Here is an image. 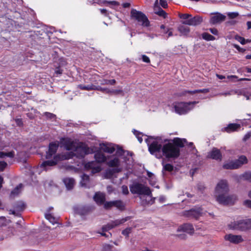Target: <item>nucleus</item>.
I'll list each match as a JSON object with an SVG mask.
<instances>
[{
    "label": "nucleus",
    "instance_id": "4be33fe9",
    "mask_svg": "<svg viewBox=\"0 0 251 251\" xmlns=\"http://www.w3.org/2000/svg\"><path fill=\"white\" fill-rule=\"evenodd\" d=\"M241 128V125L239 124L231 123L227 125V126L224 128V131L227 133L237 131Z\"/></svg>",
    "mask_w": 251,
    "mask_h": 251
},
{
    "label": "nucleus",
    "instance_id": "a19ab883",
    "mask_svg": "<svg viewBox=\"0 0 251 251\" xmlns=\"http://www.w3.org/2000/svg\"><path fill=\"white\" fill-rule=\"evenodd\" d=\"M54 184L52 180H48L45 182L44 187L45 188L54 187Z\"/></svg>",
    "mask_w": 251,
    "mask_h": 251
},
{
    "label": "nucleus",
    "instance_id": "7ed1b4c3",
    "mask_svg": "<svg viewBox=\"0 0 251 251\" xmlns=\"http://www.w3.org/2000/svg\"><path fill=\"white\" fill-rule=\"evenodd\" d=\"M94 157L96 162L91 161L85 165V168L87 169H91L93 174L98 173L101 170L100 165H98L97 163L104 162L106 160L105 156L100 151L96 152Z\"/></svg>",
    "mask_w": 251,
    "mask_h": 251
},
{
    "label": "nucleus",
    "instance_id": "f8f14e48",
    "mask_svg": "<svg viewBox=\"0 0 251 251\" xmlns=\"http://www.w3.org/2000/svg\"><path fill=\"white\" fill-rule=\"evenodd\" d=\"M209 23L211 25H216L220 24L225 21L226 16L219 12H216L212 14Z\"/></svg>",
    "mask_w": 251,
    "mask_h": 251
},
{
    "label": "nucleus",
    "instance_id": "6e6d98bb",
    "mask_svg": "<svg viewBox=\"0 0 251 251\" xmlns=\"http://www.w3.org/2000/svg\"><path fill=\"white\" fill-rule=\"evenodd\" d=\"M142 59L144 62L146 63H149L150 62L149 58L145 55H142Z\"/></svg>",
    "mask_w": 251,
    "mask_h": 251
},
{
    "label": "nucleus",
    "instance_id": "aec40b11",
    "mask_svg": "<svg viewBox=\"0 0 251 251\" xmlns=\"http://www.w3.org/2000/svg\"><path fill=\"white\" fill-rule=\"evenodd\" d=\"M58 147V144L56 143H52L50 144L49 150L46 154V158L47 159L50 158L52 155L55 154L56 152Z\"/></svg>",
    "mask_w": 251,
    "mask_h": 251
},
{
    "label": "nucleus",
    "instance_id": "ea45409f",
    "mask_svg": "<svg viewBox=\"0 0 251 251\" xmlns=\"http://www.w3.org/2000/svg\"><path fill=\"white\" fill-rule=\"evenodd\" d=\"M78 87L81 89H84V90H91L95 89V86L93 85H88L87 86L79 85L78 86Z\"/></svg>",
    "mask_w": 251,
    "mask_h": 251
},
{
    "label": "nucleus",
    "instance_id": "c85d7f7f",
    "mask_svg": "<svg viewBox=\"0 0 251 251\" xmlns=\"http://www.w3.org/2000/svg\"><path fill=\"white\" fill-rule=\"evenodd\" d=\"M14 208L18 211H22L25 207V204L23 201H20L17 202L14 206Z\"/></svg>",
    "mask_w": 251,
    "mask_h": 251
},
{
    "label": "nucleus",
    "instance_id": "7c9ffc66",
    "mask_svg": "<svg viewBox=\"0 0 251 251\" xmlns=\"http://www.w3.org/2000/svg\"><path fill=\"white\" fill-rule=\"evenodd\" d=\"M201 37L203 39L206 41H213L215 40V37L211 35L207 32H203L201 34Z\"/></svg>",
    "mask_w": 251,
    "mask_h": 251
},
{
    "label": "nucleus",
    "instance_id": "f257e3e1",
    "mask_svg": "<svg viewBox=\"0 0 251 251\" xmlns=\"http://www.w3.org/2000/svg\"><path fill=\"white\" fill-rule=\"evenodd\" d=\"M62 144L66 150L70 151L68 154H64L62 159H68L75 156L77 157H83L89 153L88 148L82 143H76L70 139H63Z\"/></svg>",
    "mask_w": 251,
    "mask_h": 251
},
{
    "label": "nucleus",
    "instance_id": "3c124183",
    "mask_svg": "<svg viewBox=\"0 0 251 251\" xmlns=\"http://www.w3.org/2000/svg\"><path fill=\"white\" fill-rule=\"evenodd\" d=\"M251 132H249L244 135V136L243 138V140L244 141H246L247 140L251 138Z\"/></svg>",
    "mask_w": 251,
    "mask_h": 251
},
{
    "label": "nucleus",
    "instance_id": "a211bd4d",
    "mask_svg": "<svg viewBox=\"0 0 251 251\" xmlns=\"http://www.w3.org/2000/svg\"><path fill=\"white\" fill-rule=\"evenodd\" d=\"M100 149L101 151L112 153L115 151V147L111 143H102L100 145Z\"/></svg>",
    "mask_w": 251,
    "mask_h": 251
},
{
    "label": "nucleus",
    "instance_id": "4468645a",
    "mask_svg": "<svg viewBox=\"0 0 251 251\" xmlns=\"http://www.w3.org/2000/svg\"><path fill=\"white\" fill-rule=\"evenodd\" d=\"M207 157L216 160L221 161L222 154L220 151L216 148H213L211 151L208 152Z\"/></svg>",
    "mask_w": 251,
    "mask_h": 251
},
{
    "label": "nucleus",
    "instance_id": "680f3d73",
    "mask_svg": "<svg viewBox=\"0 0 251 251\" xmlns=\"http://www.w3.org/2000/svg\"><path fill=\"white\" fill-rule=\"evenodd\" d=\"M100 11L101 14H104L105 16L107 15V10L105 9H100Z\"/></svg>",
    "mask_w": 251,
    "mask_h": 251
},
{
    "label": "nucleus",
    "instance_id": "39448f33",
    "mask_svg": "<svg viewBox=\"0 0 251 251\" xmlns=\"http://www.w3.org/2000/svg\"><path fill=\"white\" fill-rule=\"evenodd\" d=\"M248 162L247 157L245 155H241L237 159L225 163L223 165V168L226 170H235L240 168L243 165Z\"/></svg>",
    "mask_w": 251,
    "mask_h": 251
},
{
    "label": "nucleus",
    "instance_id": "9d476101",
    "mask_svg": "<svg viewBox=\"0 0 251 251\" xmlns=\"http://www.w3.org/2000/svg\"><path fill=\"white\" fill-rule=\"evenodd\" d=\"M113 207L117 208L119 210L123 211L125 208V204L121 200H116L107 201L103 205V208L105 210H110Z\"/></svg>",
    "mask_w": 251,
    "mask_h": 251
},
{
    "label": "nucleus",
    "instance_id": "bb28decb",
    "mask_svg": "<svg viewBox=\"0 0 251 251\" xmlns=\"http://www.w3.org/2000/svg\"><path fill=\"white\" fill-rule=\"evenodd\" d=\"M193 154V156L194 158L197 157L198 155L197 153L198 151L196 149L193 143L189 142V153Z\"/></svg>",
    "mask_w": 251,
    "mask_h": 251
},
{
    "label": "nucleus",
    "instance_id": "e2e57ef3",
    "mask_svg": "<svg viewBox=\"0 0 251 251\" xmlns=\"http://www.w3.org/2000/svg\"><path fill=\"white\" fill-rule=\"evenodd\" d=\"M129 193L128 189H123L122 194L123 195H126Z\"/></svg>",
    "mask_w": 251,
    "mask_h": 251
},
{
    "label": "nucleus",
    "instance_id": "4c0bfd02",
    "mask_svg": "<svg viewBox=\"0 0 251 251\" xmlns=\"http://www.w3.org/2000/svg\"><path fill=\"white\" fill-rule=\"evenodd\" d=\"M188 229V225L187 224H184L177 228V231L178 232L182 231L184 232H187Z\"/></svg>",
    "mask_w": 251,
    "mask_h": 251
},
{
    "label": "nucleus",
    "instance_id": "ddd939ff",
    "mask_svg": "<svg viewBox=\"0 0 251 251\" xmlns=\"http://www.w3.org/2000/svg\"><path fill=\"white\" fill-rule=\"evenodd\" d=\"M63 156H64V155L59 154L57 155H55L53 157V160L44 161L42 163L41 166L46 169L49 166H54L57 164V163L59 161L64 159L61 158Z\"/></svg>",
    "mask_w": 251,
    "mask_h": 251
},
{
    "label": "nucleus",
    "instance_id": "58836bf2",
    "mask_svg": "<svg viewBox=\"0 0 251 251\" xmlns=\"http://www.w3.org/2000/svg\"><path fill=\"white\" fill-rule=\"evenodd\" d=\"M235 39L239 42L242 45H245L246 43H248L250 42V40H247L246 41L245 39L241 36H236Z\"/></svg>",
    "mask_w": 251,
    "mask_h": 251
},
{
    "label": "nucleus",
    "instance_id": "cd10ccee",
    "mask_svg": "<svg viewBox=\"0 0 251 251\" xmlns=\"http://www.w3.org/2000/svg\"><path fill=\"white\" fill-rule=\"evenodd\" d=\"M94 209L93 207H84L78 210V213L80 215H85L90 212L92 211Z\"/></svg>",
    "mask_w": 251,
    "mask_h": 251
},
{
    "label": "nucleus",
    "instance_id": "f704fd0d",
    "mask_svg": "<svg viewBox=\"0 0 251 251\" xmlns=\"http://www.w3.org/2000/svg\"><path fill=\"white\" fill-rule=\"evenodd\" d=\"M227 181L226 180H221L217 184L215 188H227Z\"/></svg>",
    "mask_w": 251,
    "mask_h": 251
},
{
    "label": "nucleus",
    "instance_id": "dca6fc26",
    "mask_svg": "<svg viewBox=\"0 0 251 251\" xmlns=\"http://www.w3.org/2000/svg\"><path fill=\"white\" fill-rule=\"evenodd\" d=\"M225 239L226 240L229 241L230 242L234 244H238L243 241L241 235H233L231 234L226 235Z\"/></svg>",
    "mask_w": 251,
    "mask_h": 251
},
{
    "label": "nucleus",
    "instance_id": "5701e85b",
    "mask_svg": "<svg viewBox=\"0 0 251 251\" xmlns=\"http://www.w3.org/2000/svg\"><path fill=\"white\" fill-rule=\"evenodd\" d=\"M202 22V18L199 16H196L192 17L191 14H189V25H197L201 24Z\"/></svg>",
    "mask_w": 251,
    "mask_h": 251
},
{
    "label": "nucleus",
    "instance_id": "2f4dec72",
    "mask_svg": "<svg viewBox=\"0 0 251 251\" xmlns=\"http://www.w3.org/2000/svg\"><path fill=\"white\" fill-rule=\"evenodd\" d=\"M14 152L13 151H11L10 152H3L0 151V158H3L5 157H8L10 158H13L14 157Z\"/></svg>",
    "mask_w": 251,
    "mask_h": 251
},
{
    "label": "nucleus",
    "instance_id": "c756f323",
    "mask_svg": "<svg viewBox=\"0 0 251 251\" xmlns=\"http://www.w3.org/2000/svg\"><path fill=\"white\" fill-rule=\"evenodd\" d=\"M21 192L20 189H12L9 193V198L14 199L20 195Z\"/></svg>",
    "mask_w": 251,
    "mask_h": 251
},
{
    "label": "nucleus",
    "instance_id": "c03bdc74",
    "mask_svg": "<svg viewBox=\"0 0 251 251\" xmlns=\"http://www.w3.org/2000/svg\"><path fill=\"white\" fill-rule=\"evenodd\" d=\"M112 246L109 244H105L102 248V251H112Z\"/></svg>",
    "mask_w": 251,
    "mask_h": 251
},
{
    "label": "nucleus",
    "instance_id": "864d4df0",
    "mask_svg": "<svg viewBox=\"0 0 251 251\" xmlns=\"http://www.w3.org/2000/svg\"><path fill=\"white\" fill-rule=\"evenodd\" d=\"M176 236L181 240L186 239L187 237V234L185 233L177 234Z\"/></svg>",
    "mask_w": 251,
    "mask_h": 251
},
{
    "label": "nucleus",
    "instance_id": "b1692460",
    "mask_svg": "<svg viewBox=\"0 0 251 251\" xmlns=\"http://www.w3.org/2000/svg\"><path fill=\"white\" fill-rule=\"evenodd\" d=\"M172 143L175 147H177L179 149V148L184 147L185 145L187 143V140L185 139H181L179 138H175L172 140Z\"/></svg>",
    "mask_w": 251,
    "mask_h": 251
},
{
    "label": "nucleus",
    "instance_id": "20e7f679",
    "mask_svg": "<svg viewBox=\"0 0 251 251\" xmlns=\"http://www.w3.org/2000/svg\"><path fill=\"white\" fill-rule=\"evenodd\" d=\"M133 194H137L143 205L152 204L154 202L150 189H130Z\"/></svg>",
    "mask_w": 251,
    "mask_h": 251
},
{
    "label": "nucleus",
    "instance_id": "603ef678",
    "mask_svg": "<svg viewBox=\"0 0 251 251\" xmlns=\"http://www.w3.org/2000/svg\"><path fill=\"white\" fill-rule=\"evenodd\" d=\"M209 30L214 35H217L218 34V31L216 28H210Z\"/></svg>",
    "mask_w": 251,
    "mask_h": 251
},
{
    "label": "nucleus",
    "instance_id": "a878e982",
    "mask_svg": "<svg viewBox=\"0 0 251 251\" xmlns=\"http://www.w3.org/2000/svg\"><path fill=\"white\" fill-rule=\"evenodd\" d=\"M63 182L67 188H72L75 187V181L73 178H66L64 179Z\"/></svg>",
    "mask_w": 251,
    "mask_h": 251
},
{
    "label": "nucleus",
    "instance_id": "c9c22d12",
    "mask_svg": "<svg viewBox=\"0 0 251 251\" xmlns=\"http://www.w3.org/2000/svg\"><path fill=\"white\" fill-rule=\"evenodd\" d=\"M241 178L245 180L251 182V172H247L244 173L242 176Z\"/></svg>",
    "mask_w": 251,
    "mask_h": 251
},
{
    "label": "nucleus",
    "instance_id": "6e6552de",
    "mask_svg": "<svg viewBox=\"0 0 251 251\" xmlns=\"http://www.w3.org/2000/svg\"><path fill=\"white\" fill-rule=\"evenodd\" d=\"M180 24L178 26V30L182 35H187L188 31V15L179 14Z\"/></svg>",
    "mask_w": 251,
    "mask_h": 251
},
{
    "label": "nucleus",
    "instance_id": "338daca9",
    "mask_svg": "<svg viewBox=\"0 0 251 251\" xmlns=\"http://www.w3.org/2000/svg\"><path fill=\"white\" fill-rule=\"evenodd\" d=\"M130 4L129 3H124L123 4V6L125 8H127L129 7Z\"/></svg>",
    "mask_w": 251,
    "mask_h": 251
},
{
    "label": "nucleus",
    "instance_id": "0e129e2a",
    "mask_svg": "<svg viewBox=\"0 0 251 251\" xmlns=\"http://www.w3.org/2000/svg\"><path fill=\"white\" fill-rule=\"evenodd\" d=\"M16 123L19 126H21L22 125V121L20 119L16 120Z\"/></svg>",
    "mask_w": 251,
    "mask_h": 251
},
{
    "label": "nucleus",
    "instance_id": "412c9836",
    "mask_svg": "<svg viewBox=\"0 0 251 251\" xmlns=\"http://www.w3.org/2000/svg\"><path fill=\"white\" fill-rule=\"evenodd\" d=\"M161 146L157 142L154 141L149 147V150L151 153L153 154L160 151Z\"/></svg>",
    "mask_w": 251,
    "mask_h": 251
},
{
    "label": "nucleus",
    "instance_id": "423d86ee",
    "mask_svg": "<svg viewBox=\"0 0 251 251\" xmlns=\"http://www.w3.org/2000/svg\"><path fill=\"white\" fill-rule=\"evenodd\" d=\"M162 151L167 158H176L179 156L180 152L179 149L171 142L164 144Z\"/></svg>",
    "mask_w": 251,
    "mask_h": 251
},
{
    "label": "nucleus",
    "instance_id": "13d9d810",
    "mask_svg": "<svg viewBox=\"0 0 251 251\" xmlns=\"http://www.w3.org/2000/svg\"><path fill=\"white\" fill-rule=\"evenodd\" d=\"M194 229L193 225L189 224V234H192L194 233Z\"/></svg>",
    "mask_w": 251,
    "mask_h": 251
},
{
    "label": "nucleus",
    "instance_id": "f03ea898",
    "mask_svg": "<svg viewBox=\"0 0 251 251\" xmlns=\"http://www.w3.org/2000/svg\"><path fill=\"white\" fill-rule=\"evenodd\" d=\"M224 189H222L224 190ZM222 189H216L215 194L217 201L224 205H232L237 200L235 195H229L227 191H221Z\"/></svg>",
    "mask_w": 251,
    "mask_h": 251
},
{
    "label": "nucleus",
    "instance_id": "2eb2a0df",
    "mask_svg": "<svg viewBox=\"0 0 251 251\" xmlns=\"http://www.w3.org/2000/svg\"><path fill=\"white\" fill-rule=\"evenodd\" d=\"M203 209L200 206L195 207L189 209V218L192 217L196 220H198L200 217L202 216Z\"/></svg>",
    "mask_w": 251,
    "mask_h": 251
},
{
    "label": "nucleus",
    "instance_id": "4d7b16f0",
    "mask_svg": "<svg viewBox=\"0 0 251 251\" xmlns=\"http://www.w3.org/2000/svg\"><path fill=\"white\" fill-rule=\"evenodd\" d=\"M45 114L47 117L50 118V119H52L55 117L54 115H53L51 113H50L46 112V113H45Z\"/></svg>",
    "mask_w": 251,
    "mask_h": 251
},
{
    "label": "nucleus",
    "instance_id": "0eeeda50",
    "mask_svg": "<svg viewBox=\"0 0 251 251\" xmlns=\"http://www.w3.org/2000/svg\"><path fill=\"white\" fill-rule=\"evenodd\" d=\"M230 228L245 231L251 229V219H246L234 222L229 225Z\"/></svg>",
    "mask_w": 251,
    "mask_h": 251
},
{
    "label": "nucleus",
    "instance_id": "37998d69",
    "mask_svg": "<svg viewBox=\"0 0 251 251\" xmlns=\"http://www.w3.org/2000/svg\"><path fill=\"white\" fill-rule=\"evenodd\" d=\"M164 169L166 171L171 172L173 171L174 167L170 164H166L163 166Z\"/></svg>",
    "mask_w": 251,
    "mask_h": 251
},
{
    "label": "nucleus",
    "instance_id": "393cba45",
    "mask_svg": "<svg viewBox=\"0 0 251 251\" xmlns=\"http://www.w3.org/2000/svg\"><path fill=\"white\" fill-rule=\"evenodd\" d=\"M158 3V0H156L155 1V3H154V13L160 16H162L164 18H165L167 15V14L163 10H162V9H160L157 7Z\"/></svg>",
    "mask_w": 251,
    "mask_h": 251
},
{
    "label": "nucleus",
    "instance_id": "9b49d317",
    "mask_svg": "<svg viewBox=\"0 0 251 251\" xmlns=\"http://www.w3.org/2000/svg\"><path fill=\"white\" fill-rule=\"evenodd\" d=\"M129 219L130 218L129 217H126L120 220H117L114 221H112L111 222L104 226L102 228V230L103 232L108 231L117 226L124 223L127 220H129Z\"/></svg>",
    "mask_w": 251,
    "mask_h": 251
},
{
    "label": "nucleus",
    "instance_id": "5fc2aeb1",
    "mask_svg": "<svg viewBox=\"0 0 251 251\" xmlns=\"http://www.w3.org/2000/svg\"><path fill=\"white\" fill-rule=\"evenodd\" d=\"M160 5L163 7L166 8L167 6V3L166 0H159Z\"/></svg>",
    "mask_w": 251,
    "mask_h": 251
},
{
    "label": "nucleus",
    "instance_id": "6ab92c4d",
    "mask_svg": "<svg viewBox=\"0 0 251 251\" xmlns=\"http://www.w3.org/2000/svg\"><path fill=\"white\" fill-rule=\"evenodd\" d=\"M94 200L98 204L103 205V206L106 201L105 195L101 192L96 193L94 196Z\"/></svg>",
    "mask_w": 251,
    "mask_h": 251
},
{
    "label": "nucleus",
    "instance_id": "72a5a7b5",
    "mask_svg": "<svg viewBox=\"0 0 251 251\" xmlns=\"http://www.w3.org/2000/svg\"><path fill=\"white\" fill-rule=\"evenodd\" d=\"M95 89L100 90V91H101L103 92H105L106 93H111V94H118L121 92V91H120V90H113L110 91L107 88H102L100 87L98 88V87H95Z\"/></svg>",
    "mask_w": 251,
    "mask_h": 251
},
{
    "label": "nucleus",
    "instance_id": "69168bd1",
    "mask_svg": "<svg viewBox=\"0 0 251 251\" xmlns=\"http://www.w3.org/2000/svg\"><path fill=\"white\" fill-rule=\"evenodd\" d=\"M247 25L248 26V29L251 28V21H248L247 23Z\"/></svg>",
    "mask_w": 251,
    "mask_h": 251
},
{
    "label": "nucleus",
    "instance_id": "774afa93",
    "mask_svg": "<svg viewBox=\"0 0 251 251\" xmlns=\"http://www.w3.org/2000/svg\"><path fill=\"white\" fill-rule=\"evenodd\" d=\"M246 71L249 73H251V68L247 67L246 68Z\"/></svg>",
    "mask_w": 251,
    "mask_h": 251
},
{
    "label": "nucleus",
    "instance_id": "09e8293b",
    "mask_svg": "<svg viewBox=\"0 0 251 251\" xmlns=\"http://www.w3.org/2000/svg\"><path fill=\"white\" fill-rule=\"evenodd\" d=\"M233 46L234 48L237 50L239 52H244L245 51V49L241 48L238 45L233 44Z\"/></svg>",
    "mask_w": 251,
    "mask_h": 251
},
{
    "label": "nucleus",
    "instance_id": "49530a36",
    "mask_svg": "<svg viewBox=\"0 0 251 251\" xmlns=\"http://www.w3.org/2000/svg\"><path fill=\"white\" fill-rule=\"evenodd\" d=\"M243 205L246 207L251 209V200H247L244 201Z\"/></svg>",
    "mask_w": 251,
    "mask_h": 251
},
{
    "label": "nucleus",
    "instance_id": "f3484780",
    "mask_svg": "<svg viewBox=\"0 0 251 251\" xmlns=\"http://www.w3.org/2000/svg\"><path fill=\"white\" fill-rule=\"evenodd\" d=\"M175 111L179 114H183L187 112L188 104L185 102H178L175 105Z\"/></svg>",
    "mask_w": 251,
    "mask_h": 251
},
{
    "label": "nucleus",
    "instance_id": "8fccbe9b",
    "mask_svg": "<svg viewBox=\"0 0 251 251\" xmlns=\"http://www.w3.org/2000/svg\"><path fill=\"white\" fill-rule=\"evenodd\" d=\"M7 166V163L4 161H0V171H3Z\"/></svg>",
    "mask_w": 251,
    "mask_h": 251
},
{
    "label": "nucleus",
    "instance_id": "e433bc0d",
    "mask_svg": "<svg viewBox=\"0 0 251 251\" xmlns=\"http://www.w3.org/2000/svg\"><path fill=\"white\" fill-rule=\"evenodd\" d=\"M46 218L52 225L57 222V219L53 216H52L50 214H46Z\"/></svg>",
    "mask_w": 251,
    "mask_h": 251
},
{
    "label": "nucleus",
    "instance_id": "1a4fd4ad",
    "mask_svg": "<svg viewBox=\"0 0 251 251\" xmlns=\"http://www.w3.org/2000/svg\"><path fill=\"white\" fill-rule=\"evenodd\" d=\"M131 17L136 19L138 22L141 23V25L144 26L149 25V21L147 17L141 12L132 9L131 11Z\"/></svg>",
    "mask_w": 251,
    "mask_h": 251
},
{
    "label": "nucleus",
    "instance_id": "79ce46f5",
    "mask_svg": "<svg viewBox=\"0 0 251 251\" xmlns=\"http://www.w3.org/2000/svg\"><path fill=\"white\" fill-rule=\"evenodd\" d=\"M116 83V81L115 79L111 80H106L104 79L101 82V84H110L113 85Z\"/></svg>",
    "mask_w": 251,
    "mask_h": 251
},
{
    "label": "nucleus",
    "instance_id": "052dcab7",
    "mask_svg": "<svg viewBox=\"0 0 251 251\" xmlns=\"http://www.w3.org/2000/svg\"><path fill=\"white\" fill-rule=\"evenodd\" d=\"M197 91L199 92L206 93L209 92V90L208 89H203L199 90H198Z\"/></svg>",
    "mask_w": 251,
    "mask_h": 251
},
{
    "label": "nucleus",
    "instance_id": "473e14b6",
    "mask_svg": "<svg viewBox=\"0 0 251 251\" xmlns=\"http://www.w3.org/2000/svg\"><path fill=\"white\" fill-rule=\"evenodd\" d=\"M108 165L110 167H118L120 165V161L118 158L115 157L108 162Z\"/></svg>",
    "mask_w": 251,
    "mask_h": 251
},
{
    "label": "nucleus",
    "instance_id": "bf43d9fd",
    "mask_svg": "<svg viewBox=\"0 0 251 251\" xmlns=\"http://www.w3.org/2000/svg\"><path fill=\"white\" fill-rule=\"evenodd\" d=\"M159 201L161 203L163 204L165 201V198L164 196H161L159 199Z\"/></svg>",
    "mask_w": 251,
    "mask_h": 251
},
{
    "label": "nucleus",
    "instance_id": "a18cd8bd",
    "mask_svg": "<svg viewBox=\"0 0 251 251\" xmlns=\"http://www.w3.org/2000/svg\"><path fill=\"white\" fill-rule=\"evenodd\" d=\"M239 15L237 12H229L227 13L228 17L230 19H234Z\"/></svg>",
    "mask_w": 251,
    "mask_h": 251
},
{
    "label": "nucleus",
    "instance_id": "de8ad7c7",
    "mask_svg": "<svg viewBox=\"0 0 251 251\" xmlns=\"http://www.w3.org/2000/svg\"><path fill=\"white\" fill-rule=\"evenodd\" d=\"M131 228L130 227L126 228L125 229L123 230L122 231V234L127 237L128 236L129 233L131 232Z\"/></svg>",
    "mask_w": 251,
    "mask_h": 251
}]
</instances>
